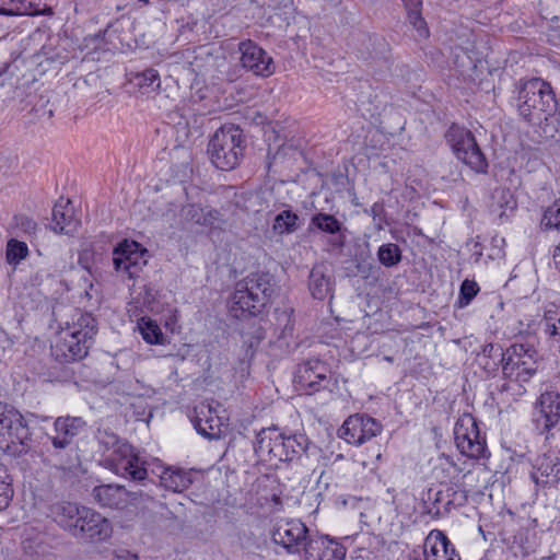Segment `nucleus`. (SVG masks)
<instances>
[{
  "mask_svg": "<svg viewBox=\"0 0 560 560\" xmlns=\"http://www.w3.org/2000/svg\"><path fill=\"white\" fill-rule=\"evenodd\" d=\"M515 93L513 104L518 115L530 126L539 127L545 138H553L558 103L550 84L534 78L520 82Z\"/></svg>",
  "mask_w": 560,
  "mask_h": 560,
  "instance_id": "obj_1",
  "label": "nucleus"
},
{
  "mask_svg": "<svg viewBox=\"0 0 560 560\" xmlns=\"http://www.w3.org/2000/svg\"><path fill=\"white\" fill-rule=\"evenodd\" d=\"M97 324L91 313L77 312L71 324L59 332V338L52 347L57 360L71 362L86 357L94 343Z\"/></svg>",
  "mask_w": 560,
  "mask_h": 560,
  "instance_id": "obj_2",
  "label": "nucleus"
},
{
  "mask_svg": "<svg viewBox=\"0 0 560 560\" xmlns=\"http://www.w3.org/2000/svg\"><path fill=\"white\" fill-rule=\"evenodd\" d=\"M308 439L304 434L285 435L278 428H264L254 443L257 457L271 466L292 462L306 452Z\"/></svg>",
  "mask_w": 560,
  "mask_h": 560,
  "instance_id": "obj_3",
  "label": "nucleus"
},
{
  "mask_svg": "<svg viewBox=\"0 0 560 560\" xmlns=\"http://www.w3.org/2000/svg\"><path fill=\"white\" fill-rule=\"evenodd\" d=\"M98 442L106 450L113 448L112 454L105 458V465L109 470L133 481L147 478L149 464L140 451L113 432H100Z\"/></svg>",
  "mask_w": 560,
  "mask_h": 560,
  "instance_id": "obj_4",
  "label": "nucleus"
},
{
  "mask_svg": "<svg viewBox=\"0 0 560 560\" xmlns=\"http://www.w3.org/2000/svg\"><path fill=\"white\" fill-rule=\"evenodd\" d=\"M269 273L255 272L236 282L231 298V311L235 317L260 314L273 294Z\"/></svg>",
  "mask_w": 560,
  "mask_h": 560,
  "instance_id": "obj_5",
  "label": "nucleus"
},
{
  "mask_svg": "<svg viewBox=\"0 0 560 560\" xmlns=\"http://www.w3.org/2000/svg\"><path fill=\"white\" fill-rule=\"evenodd\" d=\"M242 129L235 125H226L218 129L208 147L211 162L221 171L235 168L243 158Z\"/></svg>",
  "mask_w": 560,
  "mask_h": 560,
  "instance_id": "obj_6",
  "label": "nucleus"
},
{
  "mask_svg": "<svg viewBox=\"0 0 560 560\" xmlns=\"http://www.w3.org/2000/svg\"><path fill=\"white\" fill-rule=\"evenodd\" d=\"M445 139L460 162L478 174L487 173L488 161L470 130L453 124L447 129Z\"/></svg>",
  "mask_w": 560,
  "mask_h": 560,
  "instance_id": "obj_7",
  "label": "nucleus"
},
{
  "mask_svg": "<svg viewBox=\"0 0 560 560\" xmlns=\"http://www.w3.org/2000/svg\"><path fill=\"white\" fill-rule=\"evenodd\" d=\"M502 373L506 380L522 384L536 374L538 353L533 346L514 343L506 349Z\"/></svg>",
  "mask_w": 560,
  "mask_h": 560,
  "instance_id": "obj_8",
  "label": "nucleus"
},
{
  "mask_svg": "<svg viewBox=\"0 0 560 560\" xmlns=\"http://www.w3.org/2000/svg\"><path fill=\"white\" fill-rule=\"evenodd\" d=\"M532 421L539 434L548 441L560 428V393L555 388L540 392L533 404Z\"/></svg>",
  "mask_w": 560,
  "mask_h": 560,
  "instance_id": "obj_9",
  "label": "nucleus"
},
{
  "mask_svg": "<svg viewBox=\"0 0 560 560\" xmlns=\"http://www.w3.org/2000/svg\"><path fill=\"white\" fill-rule=\"evenodd\" d=\"M454 440L459 453L468 458L488 457L486 438L481 435L477 420L470 413H463L454 425Z\"/></svg>",
  "mask_w": 560,
  "mask_h": 560,
  "instance_id": "obj_10",
  "label": "nucleus"
},
{
  "mask_svg": "<svg viewBox=\"0 0 560 560\" xmlns=\"http://www.w3.org/2000/svg\"><path fill=\"white\" fill-rule=\"evenodd\" d=\"M147 253L148 250L139 243L122 241L113 250L115 270L127 275L129 279L139 278L148 262Z\"/></svg>",
  "mask_w": 560,
  "mask_h": 560,
  "instance_id": "obj_11",
  "label": "nucleus"
},
{
  "mask_svg": "<svg viewBox=\"0 0 560 560\" xmlns=\"http://www.w3.org/2000/svg\"><path fill=\"white\" fill-rule=\"evenodd\" d=\"M312 532L306 525L296 518L280 520L273 527L272 541L282 546L288 553H300L305 549L306 541Z\"/></svg>",
  "mask_w": 560,
  "mask_h": 560,
  "instance_id": "obj_12",
  "label": "nucleus"
},
{
  "mask_svg": "<svg viewBox=\"0 0 560 560\" xmlns=\"http://www.w3.org/2000/svg\"><path fill=\"white\" fill-rule=\"evenodd\" d=\"M382 431V424L374 418L355 413L348 417L339 430V435L347 443L360 446Z\"/></svg>",
  "mask_w": 560,
  "mask_h": 560,
  "instance_id": "obj_13",
  "label": "nucleus"
},
{
  "mask_svg": "<svg viewBox=\"0 0 560 560\" xmlns=\"http://www.w3.org/2000/svg\"><path fill=\"white\" fill-rule=\"evenodd\" d=\"M238 51L241 52L242 67L247 71L261 78H269L275 73L276 66L272 57L255 42L250 39L241 42Z\"/></svg>",
  "mask_w": 560,
  "mask_h": 560,
  "instance_id": "obj_14",
  "label": "nucleus"
},
{
  "mask_svg": "<svg viewBox=\"0 0 560 560\" xmlns=\"http://www.w3.org/2000/svg\"><path fill=\"white\" fill-rule=\"evenodd\" d=\"M296 382L307 395L326 389L330 383L328 366L318 359H312L300 364Z\"/></svg>",
  "mask_w": 560,
  "mask_h": 560,
  "instance_id": "obj_15",
  "label": "nucleus"
},
{
  "mask_svg": "<svg viewBox=\"0 0 560 560\" xmlns=\"http://www.w3.org/2000/svg\"><path fill=\"white\" fill-rule=\"evenodd\" d=\"M305 560H343L346 548L329 536L312 533L304 549Z\"/></svg>",
  "mask_w": 560,
  "mask_h": 560,
  "instance_id": "obj_16",
  "label": "nucleus"
},
{
  "mask_svg": "<svg viewBox=\"0 0 560 560\" xmlns=\"http://www.w3.org/2000/svg\"><path fill=\"white\" fill-rule=\"evenodd\" d=\"M82 513V520L73 537L90 541H103L110 537L113 528L106 517L90 508L83 510Z\"/></svg>",
  "mask_w": 560,
  "mask_h": 560,
  "instance_id": "obj_17",
  "label": "nucleus"
},
{
  "mask_svg": "<svg viewBox=\"0 0 560 560\" xmlns=\"http://www.w3.org/2000/svg\"><path fill=\"white\" fill-rule=\"evenodd\" d=\"M530 479L535 483L536 492L557 488L560 482V457L555 454L539 457L530 472Z\"/></svg>",
  "mask_w": 560,
  "mask_h": 560,
  "instance_id": "obj_18",
  "label": "nucleus"
},
{
  "mask_svg": "<svg viewBox=\"0 0 560 560\" xmlns=\"http://www.w3.org/2000/svg\"><path fill=\"white\" fill-rule=\"evenodd\" d=\"M423 556L422 560H460L459 553L445 533L436 528L430 530L424 539Z\"/></svg>",
  "mask_w": 560,
  "mask_h": 560,
  "instance_id": "obj_19",
  "label": "nucleus"
},
{
  "mask_svg": "<svg viewBox=\"0 0 560 560\" xmlns=\"http://www.w3.org/2000/svg\"><path fill=\"white\" fill-rule=\"evenodd\" d=\"M85 425L86 422L81 417H58L54 422L55 434L49 436L52 446L57 450L67 448Z\"/></svg>",
  "mask_w": 560,
  "mask_h": 560,
  "instance_id": "obj_20",
  "label": "nucleus"
},
{
  "mask_svg": "<svg viewBox=\"0 0 560 560\" xmlns=\"http://www.w3.org/2000/svg\"><path fill=\"white\" fill-rule=\"evenodd\" d=\"M191 421L200 435L210 440L220 438L223 420L210 405L205 402L197 405Z\"/></svg>",
  "mask_w": 560,
  "mask_h": 560,
  "instance_id": "obj_21",
  "label": "nucleus"
},
{
  "mask_svg": "<svg viewBox=\"0 0 560 560\" xmlns=\"http://www.w3.org/2000/svg\"><path fill=\"white\" fill-rule=\"evenodd\" d=\"M83 510H86V506L62 501L50 506L49 515L62 529L74 536L75 532H78V525L82 520Z\"/></svg>",
  "mask_w": 560,
  "mask_h": 560,
  "instance_id": "obj_22",
  "label": "nucleus"
},
{
  "mask_svg": "<svg viewBox=\"0 0 560 560\" xmlns=\"http://www.w3.org/2000/svg\"><path fill=\"white\" fill-rule=\"evenodd\" d=\"M80 223V218L71 201L60 198L52 208V230L57 233L73 235Z\"/></svg>",
  "mask_w": 560,
  "mask_h": 560,
  "instance_id": "obj_23",
  "label": "nucleus"
},
{
  "mask_svg": "<svg viewBox=\"0 0 560 560\" xmlns=\"http://www.w3.org/2000/svg\"><path fill=\"white\" fill-rule=\"evenodd\" d=\"M110 24L103 31L83 38L82 50H85V57L101 61L113 55L116 45L108 38Z\"/></svg>",
  "mask_w": 560,
  "mask_h": 560,
  "instance_id": "obj_24",
  "label": "nucleus"
},
{
  "mask_svg": "<svg viewBox=\"0 0 560 560\" xmlns=\"http://www.w3.org/2000/svg\"><path fill=\"white\" fill-rule=\"evenodd\" d=\"M93 497L100 505L116 510L126 508L129 502V492L125 487L113 483L95 487Z\"/></svg>",
  "mask_w": 560,
  "mask_h": 560,
  "instance_id": "obj_25",
  "label": "nucleus"
},
{
  "mask_svg": "<svg viewBox=\"0 0 560 560\" xmlns=\"http://www.w3.org/2000/svg\"><path fill=\"white\" fill-rule=\"evenodd\" d=\"M161 486L173 492H183L192 483V472L178 467H164L160 474Z\"/></svg>",
  "mask_w": 560,
  "mask_h": 560,
  "instance_id": "obj_26",
  "label": "nucleus"
},
{
  "mask_svg": "<svg viewBox=\"0 0 560 560\" xmlns=\"http://www.w3.org/2000/svg\"><path fill=\"white\" fill-rule=\"evenodd\" d=\"M308 288L314 299L324 300L331 292V279L324 265L314 266L310 273Z\"/></svg>",
  "mask_w": 560,
  "mask_h": 560,
  "instance_id": "obj_27",
  "label": "nucleus"
},
{
  "mask_svg": "<svg viewBox=\"0 0 560 560\" xmlns=\"http://www.w3.org/2000/svg\"><path fill=\"white\" fill-rule=\"evenodd\" d=\"M1 436L12 444L20 443L24 445L30 440L28 427L20 412H13V421L11 420Z\"/></svg>",
  "mask_w": 560,
  "mask_h": 560,
  "instance_id": "obj_28",
  "label": "nucleus"
},
{
  "mask_svg": "<svg viewBox=\"0 0 560 560\" xmlns=\"http://www.w3.org/2000/svg\"><path fill=\"white\" fill-rule=\"evenodd\" d=\"M542 331L552 341H560V306L549 304L546 306L540 322Z\"/></svg>",
  "mask_w": 560,
  "mask_h": 560,
  "instance_id": "obj_29",
  "label": "nucleus"
},
{
  "mask_svg": "<svg viewBox=\"0 0 560 560\" xmlns=\"http://www.w3.org/2000/svg\"><path fill=\"white\" fill-rule=\"evenodd\" d=\"M236 206L249 214H258L268 209L264 192L248 191L236 196Z\"/></svg>",
  "mask_w": 560,
  "mask_h": 560,
  "instance_id": "obj_30",
  "label": "nucleus"
},
{
  "mask_svg": "<svg viewBox=\"0 0 560 560\" xmlns=\"http://www.w3.org/2000/svg\"><path fill=\"white\" fill-rule=\"evenodd\" d=\"M300 226V217L290 209L278 213L273 220L272 230L276 234L284 235L294 233Z\"/></svg>",
  "mask_w": 560,
  "mask_h": 560,
  "instance_id": "obj_31",
  "label": "nucleus"
},
{
  "mask_svg": "<svg viewBox=\"0 0 560 560\" xmlns=\"http://www.w3.org/2000/svg\"><path fill=\"white\" fill-rule=\"evenodd\" d=\"M342 223L332 214L318 212L315 213L310 221L308 229L318 230L327 234H337L341 231Z\"/></svg>",
  "mask_w": 560,
  "mask_h": 560,
  "instance_id": "obj_32",
  "label": "nucleus"
},
{
  "mask_svg": "<svg viewBox=\"0 0 560 560\" xmlns=\"http://www.w3.org/2000/svg\"><path fill=\"white\" fill-rule=\"evenodd\" d=\"M37 0H1L0 13L5 15H34L37 13Z\"/></svg>",
  "mask_w": 560,
  "mask_h": 560,
  "instance_id": "obj_33",
  "label": "nucleus"
},
{
  "mask_svg": "<svg viewBox=\"0 0 560 560\" xmlns=\"http://www.w3.org/2000/svg\"><path fill=\"white\" fill-rule=\"evenodd\" d=\"M138 328L143 340L150 345H163L164 335L160 326L150 317H141L138 320Z\"/></svg>",
  "mask_w": 560,
  "mask_h": 560,
  "instance_id": "obj_34",
  "label": "nucleus"
},
{
  "mask_svg": "<svg viewBox=\"0 0 560 560\" xmlns=\"http://www.w3.org/2000/svg\"><path fill=\"white\" fill-rule=\"evenodd\" d=\"M539 226L544 232H560V197L544 210Z\"/></svg>",
  "mask_w": 560,
  "mask_h": 560,
  "instance_id": "obj_35",
  "label": "nucleus"
},
{
  "mask_svg": "<svg viewBox=\"0 0 560 560\" xmlns=\"http://www.w3.org/2000/svg\"><path fill=\"white\" fill-rule=\"evenodd\" d=\"M505 357V352L500 345L490 342L483 346L480 358L486 360L483 368L489 372H494L498 370L499 363H503Z\"/></svg>",
  "mask_w": 560,
  "mask_h": 560,
  "instance_id": "obj_36",
  "label": "nucleus"
},
{
  "mask_svg": "<svg viewBox=\"0 0 560 560\" xmlns=\"http://www.w3.org/2000/svg\"><path fill=\"white\" fill-rule=\"evenodd\" d=\"M377 258L383 266L390 268L401 261V250L397 244H383L378 247Z\"/></svg>",
  "mask_w": 560,
  "mask_h": 560,
  "instance_id": "obj_37",
  "label": "nucleus"
},
{
  "mask_svg": "<svg viewBox=\"0 0 560 560\" xmlns=\"http://www.w3.org/2000/svg\"><path fill=\"white\" fill-rule=\"evenodd\" d=\"M28 255V247L25 242L10 238L7 243L5 256L10 265H19Z\"/></svg>",
  "mask_w": 560,
  "mask_h": 560,
  "instance_id": "obj_38",
  "label": "nucleus"
},
{
  "mask_svg": "<svg viewBox=\"0 0 560 560\" xmlns=\"http://www.w3.org/2000/svg\"><path fill=\"white\" fill-rule=\"evenodd\" d=\"M186 214L190 217L197 224L208 225L212 224L218 218V211L211 209H203L196 205H190L186 209Z\"/></svg>",
  "mask_w": 560,
  "mask_h": 560,
  "instance_id": "obj_39",
  "label": "nucleus"
},
{
  "mask_svg": "<svg viewBox=\"0 0 560 560\" xmlns=\"http://www.w3.org/2000/svg\"><path fill=\"white\" fill-rule=\"evenodd\" d=\"M136 84L141 89L159 90L161 85L160 74L158 70L149 68L135 75Z\"/></svg>",
  "mask_w": 560,
  "mask_h": 560,
  "instance_id": "obj_40",
  "label": "nucleus"
},
{
  "mask_svg": "<svg viewBox=\"0 0 560 560\" xmlns=\"http://www.w3.org/2000/svg\"><path fill=\"white\" fill-rule=\"evenodd\" d=\"M479 291L480 288L476 281L465 279L459 288V294L457 299L458 307L463 308L468 306Z\"/></svg>",
  "mask_w": 560,
  "mask_h": 560,
  "instance_id": "obj_41",
  "label": "nucleus"
},
{
  "mask_svg": "<svg viewBox=\"0 0 560 560\" xmlns=\"http://www.w3.org/2000/svg\"><path fill=\"white\" fill-rule=\"evenodd\" d=\"M12 497V480L7 470L0 466V511H3L9 506Z\"/></svg>",
  "mask_w": 560,
  "mask_h": 560,
  "instance_id": "obj_42",
  "label": "nucleus"
},
{
  "mask_svg": "<svg viewBox=\"0 0 560 560\" xmlns=\"http://www.w3.org/2000/svg\"><path fill=\"white\" fill-rule=\"evenodd\" d=\"M420 7L421 5L406 7L408 11V21L418 32L420 37L427 38L429 36V28L425 20L421 15Z\"/></svg>",
  "mask_w": 560,
  "mask_h": 560,
  "instance_id": "obj_43",
  "label": "nucleus"
},
{
  "mask_svg": "<svg viewBox=\"0 0 560 560\" xmlns=\"http://www.w3.org/2000/svg\"><path fill=\"white\" fill-rule=\"evenodd\" d=\"M15 228L25 235L32 236L37 231V223L25 214H16L13 218Z\"/></svg>",
  "mask_w": 560,
  "mask_h": 560,
  "instance_id": "obj_44",
  "label": "nucleus"
},
{
  "mask_svg": "<svg viewBox=\"0 0 560 560\" xmlns=\"http://www.w3.org/2000/svg\"><path fill=\"white\" fill-rule=\"evenodd\" d=\"M13 412H19L12 406L0 401V435L8 429L11 420L13 421Z\"/></svg>",
  "mask_w": 560,
  "mask_h": 560,
  "instance_id": "obj_45",
  "label": "nucleus"
},
{
  "mask_svg": "<svg viewBox=\"0 0 560 560\" xmlns=\"http://www.w3.org/2000/svg\"><path fill=\"white\" fill-rule=\"evenodd\" d=\"M45 57V60L49 61L50 63H57L62 65L65 62L66 57H59L57 54L51 55L46 47L43 48L42 54L38 56Z\"/></svg>",
  "mask_w": 560,
  "mask_h": 560,
  "instance_id": "obj_46",
  "label": "nucleus"
},
{
  "mask_svg": "<svg viewBox=\"0 0 560 560\" xmlns=\"http://www.w3.org/2000/svg\"><path fill=\"white\" fill-rule=\"evenodd\" d=\"M552 257H553L555 267L558 270V272L560 273V242L555 247Z\"/></svg>",
  "mask_w": 560,
  "mask_h": 560,
  "instance_id": "obj_47",
  "label": "nucleus"
},
{
  "mask_svg": "<svg viewBox=\"0 0 560 560\" xmlns=\"http://www.w3.org/2000/svg\"><path fill=\"white\" fill-rule=\"evenodd\" d=\"M113 560H138V557L127 552L126 555L116 556Z\"/></svg>",
  "mask_w": 560,
  "mask_h": 560,
  "instance_id": "obj_48",
  "label": "nucleus"
},
{
  "mask_svg": "<svg viewBox=\"0 0 560 560\" xmlns=\"http://www.w3.org/2000/svg\"><path fill=\"white\" fill-rule=\"evenodd\" d=\"M402 1L405 3V7L422 4L421 0H402Z\"/></svg>",
  "mask_w": 560,
  "mask_h": 560,
  "instance_id": "obj_49",
  "label": "nucleus"
},
{
  "mask_svg": "<svg viewBox=\"0 0 560 560\" xmlns=\"http://www.w3.org/2000/svg\"><path fill=\"white\" fill-rule=\"evenodd\" d=\"M442 494H443V493H442V491H438V492H436V494H435L436 497H435V499H434V502H435V503H439V502H441V501H442Z\"/></svg>",
  "mask_w": 560,
  "mask_h": 560,
  "instance_id": "obj_50",
  "label": "nucleus"
},
{
  "mask_svg": "<svg viewBox=\"0 0 560 560\" xmlns=\"http://www.w3.org/2000/svg\"><path fill=\"white\" fill-rule=\"evenodd\" d=\"M139 3L147 5L149 3V0H138Z\"/></svg>",
  "mask_w": 560,
  "mask_h": 560,
  "instance_id": "obj_51",
  "label": "nucleus"
},
{
  "mask_svg": "<svg viewBox=\"0 0 560 560\" xmlns=\"http://www.w3.org/2000/svg\"><path fill=\"white\" fill-rule=\"evenodd\" d=\"M282 315L285 316L288 318V320L290 322V316L285 312H283Z\"/></svg>",
  "mask_w": 560,
  "mask_h": 560,
  "instance_id": "obj_52",
  "label": "nucleus"
},
{
  "mask_svg": "<svg viewBox=\"0 0 560 560\" xmlns=\"http://www.w3.org/2000/svg\"><path fill=\"white\" fill-rule=\"evenodd\" d=\"M385 360L388 361V362L393 361V359L390 357H385Z\"/></svg>",
  "mask_w": 560,
  "mask_h": 560,
  "instance_id": "obj_53",
  "label": "nucleus"
},
{
  "mask_svg": "<svg viewBox=\"0 0 560 560\" xmlns=\"http://www.w3.org/2000/svg\"><path fill=\"white\" fill-rule=\"evenodd\" d=\"M410 560H422V559H420V558H412V559H410Z\"/></svg>",
  "mask_w": 560,
  "mask_h": 560,
  "instance_id": "obj_54",
  "label": "nucleus"
}]
</instances>
